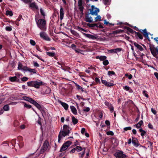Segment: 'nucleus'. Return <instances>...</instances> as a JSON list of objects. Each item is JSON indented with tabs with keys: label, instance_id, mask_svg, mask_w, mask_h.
<instances>
[{
	"label": "nucleus",
	"instance_id": "1",
	"mask_svg": "<svg viewBox=\"0 0 158 158\" xmlns=\"http://www.w3.org/2000/svg\"><path fill=\"white\" fill-rule=\"evenodd\" d=\"M28 86L33 87L36 89H39L40 86L44 85L43 82L38 80L37 81H32L27 82Z\"/></svg>",
	"mask_w": 158,
	"mask_h": 158
},
{
	"label": "nucleus",
	"instance_id": "2",
	"mask_svg": "<svg viewBox=\"0 0 158 158\" xmlns=\"http://www.w3.org/2000/svg\"><path fill=\"white\" fill-rule=\"evenodd\" d=\"M37 27L40 30L45 31L47 29L46 22L44 19H40L38 20H35Z\"/></svg>",
	"mask_w": 158,
	"mask_h": 158
},
{
	"label": "nucleus",
	"instance_id": "3",
	"mask_svg": "<svg viewBox=\"0 0 158 158\" xmlns=\"http://www.w3.org/2000/svg\"><path fill=\"white\" fill-rule=\"evenodd\" d=\"M79 7V10L80 12L78 14V15L80 18H81L84 15V7L82 6V0H79L78 2Z\"/></svg>",
	"mask_w": 158,
	"mask_h": 158
},
{
	"label": "nucleus",
	"instance_id": "4",
	"mask_svg": "<svg viewBox=\"0 0 158 158\" xmlns=\"http://www.w3.org/2000/svg\"><path fill=\"white\" fill-rule=\"evenodd\" d=\"M89 10L90 11L89 14L92 15H97L98 13L99 12V9L95 7L94 5L91 6V8L89 9Z\"/></svg>",
	"mask_w": 158,
	"mask_h": 158
},
{
	"label": "nucleus",
	"instance_id": "5",
	"mask_svg": "<svg viewBox=\"0 0 158 158\" xmlns=\"http://www.w3.org/2000/svg\"><path fill=\"white\" fill-rule=\"evenodd\" d=\"M69 133L65 131H60L58 135V141L60 143V141L61 139L64 137L66 135H68Z\"/></svg>",
	"mask_w": 158,
	"mask_h": 158
},
{
	"label": "nucleus",
	"instance_id": "6",
	"mask_svg": "<svg viewBox=\"0 0 158 158\" xmlns=\"http://www.w3.org/2000/svg\"><path fill=\"white\" fill-rule=\"evenodd\" d=\"M71 143L72 142L69 141H68L64 143L60 148V152H62L65 150Z\"/></svg>",
	"mask_w": 158,
	"mask_h": 158
},
{
	"label": "nucleus",
	"instance_id": "7",
	"mask_svg": "<svg viewBox=\"0 0 158 158\" xmlns=\"http://www.w3.org/2000/svg\"><path fill=\"white\" fill-rule=\"evenodd\" d=\"M49 145V143L48 141L45 140L41 148L40 151V153H43L48 148Z\"/></svg>",
	"mask_w": 158,
	"mask_h": 158
},
{
	"label": "nucleus",
	"instance_id": "8",
	"mask_svg": "<svg viewBox=\"0 0 158 158\" xmlns=\"http://www.w3.org/2000/svg\"><path fill=\"white\" fill-rule=\"evenodd\" d=\"M40 37L44 40L50 41L51 40L50 38L48 37L46 33L44 32H41L40 33Z\"/></svg>",
	"mask_w": 158,
	"mask_h": 158
},
{
	"label": "nucleus",
	"instance_id": "9",
	"mask_svg": "<svg viewBox=\"0 0 158 158\" xmlns=\"http://www.w3.org/2000/svg\"><path fill=\"white\" fill-rule=\"evenodd\" d=\"M27 66H24L22 63L19 62L18 64V69L19 70H21L24 72H26L27 69Z\"/></svg>",
	"mask_w": 158,
	"mask_h": 158
},
{
	"label": "nucleus",
	"instance_id": "10",
	"mask_svg": "<svg viewBox=\"0 0 158 158\" xmlns=\"http://www.w3.org/2000/svg\"><path fill=\"white\" fill-rule=\"evenodd\" d=\"M29 7L33 10H38L39 9L38 6L35 2H30L29 4Z\"/></svg>",
	"mask_w": 158,
	"mask_h": 158
},
{
	"label": "nucleus",
	"instance_id": "11",
	"mask_svg": "<svg viewBox=\"0 0 158 158\" xmlns=\"http://www.w3.org/2000/svg\"><path fill=\"white\" fill-rule=\"evenodd\" d=\"M82 33L85 36L89 39L94 40H96L97 38V37L96 35H93L91 34H86L83 32Z\"/></svg>",
	"mask_w": 158,
	"mask_h": 158
},
{
	"label": "nucleus",
	"instance_id": "12",
	"mask_svg": "<svg viewBox=\"0 0 158 158\" xmlns=\"http://www.w3.org/2000/svg\"><path fill=\"white\" fill-rule=\"evenodd\" d=\"M115 156L117 158H125L126 155L123 154L122 151L117 152L115 154Z\"/></svg>",
	"mask_w": 158,
	"mask_h": 158
},
{
	"label": "nucleus",
	"instance_id": "13",
	"mask_svg": "<svg viewBox=\"0 0 158 158\" xmlns=\"http://www.w3.org/2000/svg\"><path fill=\"white\" fill-rule=\"evenodd\" d=\"M77 151L79 152L81 151H83V152L81 154V156H82L85 153V148H81L79 146H77L75 148Z\"/></svg>",
	"mask_w": 158,
	"mask_h": 158
},
{
	"label": "nucleus",
	"instance_id": "14",
	"mask_svg": "<svg viewBox=\"0 0 158 158\" xmlns=\"http://www.w3.org/2000/svg\"><path fill=\"white\" fill-rule=\"evenodd\" d=\"M58 102L62 106L65 110H68L69 107V106L68 104L65 102H63L60 100H58Z\"/></svg>",
	"mask_w": 158,
	"mask_h": 158
},
{
	"label": "nucleus",
	"instance_id": "15",
	"mask_svg": "<svg viewBox=\"0 0 158 158\" xmlns=\"http://www.w3.org/2000/svg\"><path fill=\"white\" fill-rule=\"evenodd\" d=\"M64 13V9L62 6H61L60 11V19L61 20H62L63 18Z\"/></svg>",
	"mask_w": 158,
	"mask_h": 158
},
{
	"label": "nucleus",
	"instance_id": "16",
	"mask_svg": "<svg viewBox=\"0 0 158 158\" xmlns=\"http://www.w3.org/2000/svg\"><path fill=\"white\" fill-rule=\"evenodd\" d=\"M89 14H88L85 18V20L86 22L88 23H91L93 22V19L92 17L90 16Z\"/></svg>",
	"mask_w": 158,
	"mask_h": 158
},
{
	"label": "nucleus",
	"instance_id": "17",
	"mask_svg": "<svg viewBox=\"0 0 158 158\" xmlns=\"http://www.w3.org/2000/svg\"><path fill=\"white\" fill-rule=\"evenodd\" d=\"M31 103L33 104L38 109L41 110L42 109V108L40 105L37 103L36 101L33 100V101Z\"/></svg>",
	"mask_w": 158,
	"mask_h": 158
},
{
	"label": "nucleus",
	"instance_id": "18",
	"mask_svg": "<svg viewBox=\"0 0 158 158\" xmlns=\"http://www.w3.org/2000/svg\"><path fill=\"white\" fill-rule=\"evenodd\" d=\"M27 71H28L31 73V75L35 74L36 73V70L35 69H31L29 67H27Z\"/></svg>",
	"mask_w": 158,
	"mask_h": 158
},
{
	"label": "nucleus",
	"instance_id": "19",
	"mask_svg": "<svg viewBox=\"0 0 158 158\" xmlns=\"http://www.w3.org/2000/svg\"><path fill=\"white\" fill-rule=\"evenodd\" d=\"M96 59H99L100 61H103L107 58L106 56H97L95 57Z\"/></svg>",
	"mask_w": 158,
	"mask_h": 158
},
{
	"label": "nucleus",
	"instance_id": "20",
	"mask_svg": "<svg viewBox=\"0 0 158 158\" xmlns=\"http://www.w3.org/2000/svg\"><path fill=\"white\" fill-rule=\"evenodd\" d=\"M134 45L138 49H139L140 51H142L143 50V48L140 45L134 42Z\"/></svg>",
	"mask_w": 158,
	"mask_h": 158
},
{
	"label": "nucleus",
	"instance_id": "21",
	"mask_svg": "<svg viewBox=\"0 0 158 158\" xmlns=\"http://www.w3.org/2000/svg\"><path fill=\"white\" fill-rule=\"evenodd\" d=\"M70 109L72 112L75 115L77 114V110L75 106H71Z\"/></svg>",
	"mask_w": 158,
	"mask_h": 158
},
{
	"label": "nucleus",
	"instance_id": "22",
	"mask_svg": "<svg viewBox=\"0 0 158 158\" xmlns=\"http://www.w3.org/2000/svg\"><path fill=\"white\" fill-rule=\"evenodd\" d=\"M139 131L141 133V135L142 136L143 139L144 138V136L146 134V131L143 130L142 128H140L139 130Z\"/></svg>",
	"mask_w": 158,
	"mask_h": 158
},
{
	"label": "nucleus",
	"instance_id": "23",
	"mask_svg": "<svg viewBox=\"0 0 158 158\" xmlns=\"http://www.w3.org/2000/svg\"><path fill=\"white\" fill-rule=\"evenodd\" d=\"M150 50L151 52V53L153 55V56L155 57H156L157 56V54H156V52H157V50H156L155 49H154V48H151Z\"/></svg>",
	"mask_w": 158,
	"mask_h": 158
},
{
	"label": "nucleus",
	"instance_id": "24",
	"mask_svg": "<svg viewBox=\"0 0 158 158\" xmlns=\"http://www.w3.org/2000/svg\"><path fill=\"white\" fill-rule=\"evenodd\" d=\"M23 98L24 100L28 101L31 103L33 100V99L32 98L26 96L23 97Z\"/></svg>",
	"mask_w": 158,
	"mask_h": 158
},
{
	"label": "nucleus",
	"instance_id": "25",
	"mask_svg": "<svg viewBox=\"0 0 158 158\" xmlns=\"http://www.w3.org/2000/svg\"><path fill=\"white\" fill-rule=\"evenodd\" d=\"M51 92V89L48 87H47L46 88V89H45V92H43V94L44 95L45 94H50Z\"/></svg>",
	"mask_w": 158,
	"mask_h": 158
},
{
	"label": "nucleus",
	"instance_id": "26",
	"mask_svg": "<svg viewBox=\"0 0 158 158\" xmlns=\"http://www.w3.org/2000/svg\"><path fill=\"white\" fill-rule=\"evenodd\" d=\"M69 127L66 125H64L63 127V131H65L69 133H70V130L69 129Z\"/></svg>",
	"mask_w": 158,
	"mask_h": 158
},
{
	"label": "nucleus",
	"instance_id": "27",
	"mask_svg": "<svg viewBox=\"0 0 158 158\" xmlns=\"http://www.w3.org/2000/svg\"><path fill=\"white\" fill-rule=\"evenodd\" d=\"M132 143L133 145L136 147H138L139 145V143L138 142L137 140L135 139H132Z\"/></svg>",
	"mask_w": 158,
	"mask_h": 158
},
{
	"label": "nucleus",
	"instance_id": "28",
	"mask_svg": "<svg viewBox=\"0 0 158 158\" xmlns=\"http://www.w3.org/2000/svg\"><path fill=\"white\" fill-rule=\"evenodd\" d=\"M140 31L143 32V35L145 37H148V33H147L146 29H144L143 30H141Z\"/></svg>",
	"mask_w": 158,
	"mask_h": 158
},
{
	"label": "nucleus",
	"instance_id": "29",
	"mask_svg": "<svg viewBox=\"0 0 158 158\" xmlns=\"http://www.w3.org/2000/svg\"><path fill=\"white\" fill-rule=\"evenodd\" d=\"M46 53L47 55L50 57H54L56 55V53L53 52H47Z\"/></svg>",
	"mask_w": 158,
	"mask_h": 158
},
{
	"label": "nucleus",
	"instance_id": "30",
	"mask_svg": "<svg viewBox=\"0 0 158 158\" xmlns=\"http://www.w3.org/2000/svg\"><path fill=\"white\" fill-rule=\"evenodd\" d=\"M135 32L136 34V36L137 37H138L140 39H143V35L141 34L138 32Z\"/></svg>",
	"mask_w": 158,
	"mask_h": 158
},
{
	"label": "nucleus",
	"instance_id": "31",
	"mask_svg": "<svg viewBox=\"0 0 158 158\" xmlns=\"http://www.w3.org/2000/svg\"><path fill=\"white\" fill-rule=\"evenodd\" d=\"M72 122L74 125H75L78 122V121L77 119L75 118L74 116L72 117Z\"/></svg>",
	"mask_w": 158,
	"mask_h": 158
},
{
	"label": "nucleus",
	"instance_id": "32",
	"mask_svg": "<svg viewBox=\"0 0 158 158\" xmlns=\"http://www.w3.org/2000/svg\"><path fill=\"white\" fill-rule=\"evenodd\" d=\"M143 124V121L141 120L136 125V127L138 128H139Z\"/></svg>",
	"mask_w": 158,
	"mask_h": 158
},
{
	"label": "nucleus",
	"instance_id": "33",
	"mask_svg": "<svg viewBox=\"0 0 158 158\" xmlns=\"http://www.w3.org/2000/svg\"><path fill=\"white\" fill-rule=\"evenodd\" d=\"M71 33L73 35L76 36H78L79 35V34L75 31L71 29L70 30Z\"/></svg>",
	"mask_w": 158,
	"mask_h": 158
},
{
	"label": "nucleus",
	"instance_id": "34",
	"mask_svg": "<svg viewBox=\"0 0 158 158\" xmlns=\"http://www.w3.org/2000/svg\"><path fill=\"white\" fill-rule=\"evenodd\" d=\"M2 109L4 111H7L10 110V107L8 105H6L3 107Z\"/></svg>",
	"mask_w": 158,
	"mask_h": 158
},
{
	"label": "nucleus",
	"instance_id": "35",
	"mask_svg": "<svg viewBox=\"0 0 158 158\" xmlns=\"http://www.w3.org/2000/svg\"><path fill=\"white\" fill-rule=\"evenodd\" d=\"M101 20V17L100 15H97V16L95 18V22L100 21Z\"/></svg>",
	"mask_w": 158,
	"mask_h": 158
},
{
	"label": "nucleus",
	"instance_id": "36",
	"mask_svg": "<svg viewBox=\"0 0 158 158\" xmlns=\"http://www.w3.org/2000/svg\"><path fill=\"white\" fill-rule=\"evenodd\" d=\"M76 29L78 30L79 31H80L81 32L82 31H83L84 32H87V31L83 28H82L79 26H77L76 27Z\"/></svg>",
	"mask_w": 158,
	"mask_h": 158
},
{
	"label": "nucleus",
	"instance_id": "37",
	"mask_svg": "<svg viewBox=\"0 0 158 158\" xmlns=\"http://www.w3.org/2000/svg\"><path fill=\"white\" fill-rule=\"evenodd\" d=\"M9 78L10 81L13 82L16 80L17 79V77L16 76H14L13 77H9Z\"/></svg>",
	"mask_w": 158,
	"mask_h": 158
},
{
	"label": "nucleus",
	"instance_id": "38",
	"mask_svg": "<svg viewBox=\"0 0 158 158\" xmlns=\"http://www.w3.org/2000/svg\"><path fill=\"white\" fill-rule=\"evenodd\" d=\"M107 74L109 76H112L113 75H115V72L113 71H108V72Z\"/></svg>",
	"mask_w": 158,
	"mask_h": 158
},
{
	"label": "nucleus",
	"instance_id": "39",
	"mask_svg": "<svg viewBox=\"0 0 158 158\" xmlns=\"http://www.w3.org/2000/svg\"><path fill=\"white\" fill-rule=\"evenodd\" d=\"M114 85V84L113 83L107 81L106 84L105 86H106L110 87L113 86Z\"/></svg>",
	"mask_w": 158,
	"mask_h": 158
},
{
	"label": "nucleus",
	"instance_id": "40",
	"mask_svg": "<svg viewBox=\"0 0 158 158\" xmlns=\"http://www.w3.org/2000/svg\"><path fill=\"white\" fill-rule=\"evenodd\" d=\"M6 15H10V16H11L13 15V14L12 12L11 11L7 10L6 12Z\"/></svg>",
	"mask_w": 158,
	"mask_h": 158
},
{
	"label": "nucleus",
	"instance_id": "41",
	"mask_svg": "<svg viewBox=\"0 0 158 158\" xmlns=\"http://www.w3.org/2000/svg\"><path fill=\"white\" fill-rule=\"evenodd\" d=\"M123 50V49L121 48H117L115 49V53H117L118 52H121Z\"/></svg>",
	"mask_w": 158,
	"mask_h": 158
},
{
	"label": "nucleus",
	"instance_id": "42",
	"mask_svg": "<svg viewBox=\"0 0 158 158\" xmlns=\"http://www.w3.org/2000/svg\"><path fill=\"white\" fill-rule=\"evenodd\" d=\"M96 25V23H93V24H92V23H88L87 24V25L89 27H95V25Z\"/></svg>",
	"mask_w": 158,
	"mask_h": 158
},
{
	"label": "nucleus",
	"instance_id": "43",
	"mask_svg": "<svg viewBox=\"0 0 158 158\" xmlns=\"http://www.w3.org/2000/svg\"><path fill=\"white\" fill-rule=\"evenodd\" d=\"M109 63L108 60L106 59L104 60L103 62V64L105 66H106L108 65Z\"/></svg>",
	"mask_w": 158,
	"mask_h": 158
},
{
	"label": "nucleus",
	"instance_id": "44",
	"mask_svg": "<svg viewBox=\"0 0 158 158\" xmlns=\"http://www.w3.org/2000/svg\"><path fill=\"white\" fill-rule=\"evenodd\" d=\"M110 0H104V3L106 5H108L110 4Z\"/></svg>",
	"mask_w": 158,
	"mask_h": 158
},
{
	"label": "nucleus",
	"instance_id": "45",
	"mask_svg": "<svg viewBox=\"0 0 158 158\" xmlns=\"http://www.w3.org/2000/svg\"><path fill=\"white\" fill-rule=\"evenodd\" d=\"M96 25H95V27L99 28H103V27L102 25L100 23H96Z\"/></svg>",
	"mask_w": 158,
	"mask_h": 158
},
{
	"label": "nucleus",
	"instance_id": "46",
	"mask_svg": "<svg viewBox=\"0 0 158 158\" xmlns=\"http://www.w3.org/2000/svg\"><path fill=\"white\" fill-rule=\"evenodd\" d=\"M5 29L7 31H11L12 30V27L11 26H7L6 27Z\"/></svg>",
	"mask_w": 158,
	"mask_h": 158
},
{
	"label": "nucleus",
	"instance_id": "47",
	"mask_svg": "<svg viewBox=\"0 0 158 158\" xmlns=\"http://www.w3.org/2000/svg\"><path fill=\"white\" fill-rule=\"evenodd\" d=\"M143 94L145 96L146 98H148L149 97V96L147 94V92L145 90H143Z\"/></svg>",
	"mask_w": 158,
	"mask_h": 158
},
{
	"label": "nucleus",
	"instance_id": "48",
	"mask_svg": "<svg viewBox=\"0 0 158 158\" xmlns=\"http://www.w3.org/2000/svg\"><path fill=\"white\" fill-rule=\"evenodd\" d=\"M123 31V30H118L116 31H114L113 32V33L114 34H116L118 33H122Z\"/></svg>",
	"mask_w": 158,
	"mask_h": 158
},
{
	"label": "nucleus",
	"instance_id": "49",
	"mask_svg": "<svg viewBox=\"0 0 158 158\" xmlns=\"http://www.w3.org/2000/svg\"><path fill=\"white\" fill-rule=\"evenodd\" d=\"M106 134L107 135H113L114 134V132L111 131H108L106 132Z\"/></svg>",
	"mask_w": 158,
	"mask_h": 158
},
{
	"label": "nucleus",
	"instance_id": "50",
	"mask_svg": "<svg viewBox=\"0 0 158 158\" xmlns=\"http://www.w3.org/2000/svg\"><path fill=\"white\" fill-rule=\"evenodd\" d=\"M26 4H27L31 2H32V0H21Z\"/></svg>",
	"mask_w": 158,
	"mask_h": 158
},
{
	"label": "nucleus",
	"instance_id": "51",
	"mask_svg": "<svg viewBox=\"0 0 158 158\" xmlns=\"http://www.w3.org/2000/svg\"><path fill=\"white\" fill-rule=\"evenodd\" d=\"M105 104L106 106H107L108 107H109L111 105H112L111 103H110L109 102L106 101L105 102Z\"/></svg>",
	"mask_w": 158,
	"mask_h": 158
},
{
	"label": "nucleus",
	"instance_id": "52",
	"mask_svg": "<svg viewBox=\"0 0 158 158\" xmlns=\"http://www.w3.org/2000/svg\"><path fill=\"white\" fill-rule=\"evenodd\" d=\"M127 30L131 33H133L134 32H135L132 29L128 27H127Z\"/></svg>",
	"mask_w": 158,
	"mask_h": 158
},
{
	"label": "nucleus",
	"instance_id": "53",
	"mask_svg": "<svg viewBox=\"0 0 158 158\" xmlns=\"http://www.w3.org/2000/svg\"><path fill=\"white\" fill-rule=\"evenodd\" d=\"M28 78L26 77H24L21 78V80L23 81H27Z\"/></svg>",
	"mask_w": 158,
	"mask_h": 158
},
{
	"label": "nucleus",
	"instance_id": "54",
	"mask_svg": "<svg viewBox=\"0 0 158 158\" xmlns=\"http://www.w3.org/2000/svg\"><path fill=\"white\" fill-rule=\"evenodd\" d=\"M30 42L31 45L33 46H34L35 45V42L34 40H30Z\"/></svg>",
	"mask_w": 158,
	"mask_h": 158
},
{
	"label": "nucleus",
	"instance_id": "55",
	"mask_svg": "<svg viewBox=\"0 0 158 158\" xmlns=\"http://www.w3.org/2000/svg\"><path fill=\"white\" fill-rule=\"evenodd\" d=\"M125 131H127L128 130H130L131 129V127H127L123 128Z\"/></svg>",
	"mask_w": 158,
	"mask_h": 158
},
{
	"label": "nucleus",
	"instance_id": "56",
	"mask_svg": "<svg viewBox=\"0 0 158 158\" xmlns=\"http://www.w3.org/2000/svg\"><path fill=\"white\" fill-rule=\"evenodd\" d=\"M40 11L41 14L44 16H45V13L44 11V10L42 9V8H40Z\"/></svg>",
	"mask_w": 158,
	"mask_h": 158
},
{
	"label": "nucleus",
	"instance_id": "57",
	"mask_svg": "<svg viewBox=\"0 0 158 158\" xmlns=\"http://www.w3.org/2000/svg\"><path fill=\"white\" fill-rule=\"evenodd\" d=\"M90 109L89 107H85L83 109V111L84 112H89V111Z\"/></svg>",
	"mask_w": 158,
	"mask_h": 158
},
{
	"label": "nucleus",
	"instance_id": "58",
	"mask_svg": "<svg viewBox=\"0 0 158 158\" xmlns=\"http://www.w3.org/2000/svg\"><path fill=\"white\" fill-rule=\"evenodd\" d=\"M77 87L78 89L81 90V91H82V92H84V90H83V88L80 86L78 85H77Z\"/></svg>",
	"mask_w": 158,
	"mask_h": 158
},
{
	"label": "nucleus",
	"instance_id": "59",
	"mask_svg": "<svg viewBox=\"0 0 158 158\" xmlns=\"http://www.w3.org/2000/svg\"><path fill=\"white\" fill-rule=\"evenodd\" d=\"M123 88L124 89L127 91H128L130 89V87L129 86L127 85L123 86Z\"/></svg>",
	"mask_w": 158,
	"mask_h": 158
},
{
	"label": "nucleus",
	"instance_id": "60",
	"mask_svg": "<svg viewBox=\"0 0 158 158\" xmlns=\"http://www.w3.org/2000/svg\"><path fill=\"white\" fill-rule=\"evenodd\" d=\"M108 108L109 109L110 111L111 112H113V111H114V107L112 106V105H111L110 106L108 107Z\"/></svg>",
	"mask_w": 158,
	"mask_h": 158
},
{
	"label": "nucleus",
	"instance_id": "61",
	"mask_svg": "<svg viewBox=\"0 0 158 158\" xmlns=\"http://www.w3.org/2000/svg\"><path fill=\"white\" fill-rule=\"evenodd\" d=\"M115 49H110L108 50V52L110 53H115Z\"/></svg>",
	"mask_w": 158,
	"mask_h": 158
},
{
	"label": "nucleus",
	"instance_id": "62",
	"mask_svg": "<svg viewBox=\"0 0 158 158\" xmlns=\"http://www.w3.org/2000/svg\"><path fill=\"white\" fill-rule=\"evenodd\" d=\"M33 65L34 66L36 67H38L39 66V64L36 62H33Z\"/></svg>",
	"mask_w": 158,
	"mask_h": 158
},
{
	"label": "nucleus",
	"instance_id": "63",
	"mask_svg": "<svg viewBox=\"0 0 158 158\" xmlns=\"http://www.w3.org/2000/svg\"><path fill=\"white\" fill-rule=\"evenodd\" d=\"M85 128H82L81 130V133L84 135V134L85 133Z\"/></svg>",
	"mask_w": 158,
	"mask_h": 158
},
{
	"label": "nucleus",
	"instance_id": "64",
	"mask_svg": "<svg viewBox=\"0 0 158 158\" xmlns=\"http://www.w3.org/2000/svg\"><path fill=\"white\" fill-rule=\"evenodd\" d=\"M151 111L154 114H156V110L153 108H151Z\"/></svg>",
	"mask_w": 158,
	"mask_h": 158
}]
</instances>
